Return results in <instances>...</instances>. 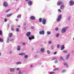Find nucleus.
Segmentation results:
<instances>
[{
	"mask_svg": "<svg viewBox=\"0 0 74 74\" xmlns=\"http://www.w3.org/2000/svg\"><path fill=\"white\" fill-rule=\"evenodd\" d=\"M68 29V27H66L63 28L61 30V33H66V30H67Z\"/></svg>",
	"mask_w": 74,
	"mask_h": 74,
	"instance_id": "1",
	"label": "nucleus"
},
{
	"mask_svg": "<svg viewBox=\"0 0 74 74\" xmlns=\"http://www.w3.org/2000/svg\"><path fill=\"white\" fill-rule=\"evenodd\" d=\"M62 19V15H60L58 16L57 19L56 21L57 22H59Z\"/></svg>",
	"mask_w": 74,
	"mask_h": 74,
	"instance_id": "2",
	"label": "nucleus"
},
{
	"mask_svg": "<svg viewBox=\"0 0 74 74\" xmlns=\"http://www.w3.org/2000/svg\"><path fill=\"white\" fill-rule=\"evenodd\" d=\"M69 4L71 6H73L74 5V1L73 0H71L69 2Z\"/></svg>",
	"mask_w": 74,
	"mask_h": 74,
	"instance_id": "3",
	"label": "nucleus"
},
{
	"mask_svg": "<svg viewBox=\"0 0 74 74\" xmlns=\"http://www.w3.org/2000/svg\"><path fill=\"white\" fill-rule=\"evenodd\" d=\"M3 5L5 7H8V3L6 1H4L3 3Z\"/></svg>",
	"mask_w": 74,
	"mask_h": 74,
	"instance_id": "4",
	"label": "nucleus"
},
{
	"mask_svg": "<svg viewBox=\"0 0 74 74\" xmlns=\"http://www.w3.org/2000/svg\"><path fill=\"white\" fill-rule=\"evenodd\" d=\"M47 23V20L46 19L43 18L42 20V23L43 25H45Z\"/></svg>",
	"mask_w": 74,
	"mask_h": 74,
	"instance_id": "5",
	"label": "nucleus"
},
{
	"mask_svg": "<svg viewBox=\"0 0 74 74\" xmlns=\"http://www.w3.org/2000/svg\"><path fill=\"white\" fill-rule=\"evenodd\" d=\"M29 40H33L34 39V36L31 35V37H29Z\"/></svg>",
	"mask_w": 74,
	"mask_h": 74,
	"instance_id": "6",
	"label": "nucleus"
},
{
	"mask_svg": "<svg viewBox=\"0 0 74 74\" xmlns=\"http://www.w3.org/2000/svg\"><path fill=\"white\" fill-rule=\"evenodd\" d=\"M28 5L31 6L32 5V2L31 1H29L28 2Z\"/></svg>",
	"mask_w": 74,
	"mask_h": 74,
	"instance_id": "7",
	"label": "nucleus"
},
{
	"mask_svg": "<svg viewBox=\"0 0 74 74\" xmlns=\"http://www.w3.org/2000/svg\"><path fill=\"white\" fill-rule=\"evenodd\" d=\"M39 33L40 34H42L43 35V34H44V33H45L44 32V31L42 30V31H40L39 32Z\"/></svg>",
	"mask_w": 74,
	"mask_h": 74,
	"instance_id": "8",
	"label": "nucleus"
},
{
	"mask_svg": "<svg viewBox=\"0 0 74 74\" xmlns=\"http://www.w3.org/2000/svg\"><path fill=\"white\" fill-rule=\"evenodd\" d=\"M17 50L18 51H19L21 50V47H20V46L18 45L17 47Z\"/></svg>",
	"mask_w": 74,
	"mask_h": 74,
	"instance_id": "9",
	"label": "nucleus"
},
{
	"mask_svg": "<svg viewBox=\"0 0 74 74\" xmlns=\"http://www.w3.org/2000/svg\"><path fill=\"white\" fill-rule=\"evenodd\" d=\"M31 33L30 32H28L26 34V35L27 37H29V36L30 35Z\"/></svg>",
	"mask_w": 74,
	"mask_h": 74,
	"instance_id": "10",
	"label": "nucleus"
},
{
	"mask_svg": "<svg viewBox=\"0 0 74 74\" xmlns=\"http://www.w3.org/2000/svg\"><path fill=\"white\" fill-rule=\"evenodd\" d=\"M30 19L31 20H34L35 19V17L34 16H31L30 17Z\"/></svg>",
	"mask_w": 74,
	"mask_h": 74,
	"instance_id": "11",
	"label": "nucleus"
},
{
	"mask_svg": "<svg viewBox=\"0 0 74 74\" xmlns=\"http://www.w3.org/2000/svg\"><path fill=\"white\" fill-rule=\"evenodd\" d=\"M62 4V2L60 1H58L57 3V5H60Z\"/></svg>",
	"mask_w": 74,
	"mask_h": 74,
	"instance_id": "12",
	"label": "nucleus"
},
{
	"mask_svg": "<svg viewBox=\"0 0 74 74\" xmlns=\"http://www.w3.org/2000/svg\"><path fill=\"white\" fill-rule=\"evenodd\" d=\"M12 36V33H9L8 34L9 38H11Z\"/></svg>",
	"mask_w": 74,
	"mask_h": 74,
	"instance_id": "13",
	"label": "nucleus"
},
{
	"mask_svg": "<svg viewBox=\"0 0 74 74\" xmlns=\"http://www.w3.org/2000/svg\"><path fill=\"white\" fill-rule=\"evenodd\" d=\"M70 53H69L66 56V59H68L69 58V57H70Z\"/></svg>",
	"mask_w": 74,
	"mask_h": 74,
	"instance_id": "14",
	"label": "nucleus"
},
{
	"mask_svg": "<svg viewBox=\"0 0 74 74\" xmlns=\"http://www.w3.org/2000/svg\"><path fill=\"white\" fill-rule=\"evenodd\" d=\"M64 5H61L60 7V9H61V10H63L64 8Z\"/></svg>",
	"mask_w": 74,
	"mask_h": 74,
	"instance_id": "15",
	"label": "nucleus"
},
{
	"mask_svg": "<svg viewBox=\"0 0 74 74\" xmlns=\"http://www.w3.org/2000/svg\"><path fill=\"white\" fill-rule=\"evenodd\" d=\"M64 66H66V67L68 68L69 67V66H68V65L67 64L66 62H64Z\"/></svg>",
	"mask_w": 74,
	"mask_h": 74,
	"instance_id": "16",
	"label": "nucleus"
},
{
	"mask_svg": "<svg viewBox=\"0 0 74 74\" xmlns=\"http://www.w3.org/2000/svg\"><path fill=\"white\" fill-rule=\"evenodd\" d=\"M15 69L14 68H10V72H13L14 71Z\"/></svg>",
	"mask_w": 74,
	"mask_h": 74,
	"instance_id": "17",
	"label": "nucleus"
},
{
	"mask_svg": "<svg viewBox=\"0 0 74 74\" xmlns=\"http://www.w3.org/2000/svg\"><path fill=\"white\" fill-rule=\"evenodd\" d=\"M61 50H63L64 49V45H62L61 46Z\"/></svg>",
	"mask_w": 74,
	"mask_h": 74,
	"instance_id": "18",
	"label": "nucleus"
},
{
	"mask_svg": "<svg viewBox=\"0 0 74 74\" xmlns=\"http://www.w3.org/2000/svg\"><path fill=\"white\" fill-rule=\"evenodd\" d=\"M45 51V49L44 48H42L41 49V51L42 52H44Z\"/></svg>",
	"mask_w": 74,
	"mask_h": 74,
	"instance_id": "19",
	"label": "nucleus"
},
{
	"mask_svg": "<svg viewBox=\"0 0 74 74\" xmlns=\"http://www.w3.org/2000/svg\"><path fill=\"white\" fill-rule=\"evenodd\" d=\"M9 40H10V38H7V40L6 41V43H8V42H9Z\"/></svg>",
	"mask_w": 74,
	"mask_h": 74,
	"instance_id": "20",
	"label": "nucleus"
},
{
	"mask_svg": "<svg viewBox=\"0 0 74 74\" xmlns=\"http://www.w3.org/2000/svg\"><path fill=\"white\" fill-rule=\"evenodd\" d=\"M59 69L58 68H56L55 69H54L53 71H55V70H59Z\"/></svg>",
	"mask_w": 74,
	"mask_h": 74,
	"instance_id": "21",
	"label": "nucleus"
},
{
	"mask_svg": "<svg viewBox=\"0 0 74 74\" xmlns=\"http://www.w3.org/2000/svg\"><path fill=\"white\" fill-rule=\"evenodd\" d=\"M24 57L25 59H27L28 58V56L27 55H25Z\"/></svg>",
	"mask_w": 74,
	"mask_h": 74,
	"instance_id": "22",
	"label": "nucleus"
},
{
	"mask_svg": "<svg viewBox=\"0 0 74 74\" xmlns=\"http://www.w3.org/2000/svg\"><path fill=\"white\" fill-rule=\"evenodd\" d=\"M52 42L51 40H49L48 42V44H52Z\"/></svg>",
	"mask_w": 74,
	"mask_h": 74,
	"instance_id": "23",
	"label": "nucleus"
},
{
	"mask_svg": "<svg viewBox=\"0 0 74 74\" xmlns=\"http://www.w3.org/2000/svg\"><path fill=\"white\" fill-rule=\"evenodd\" d=\"M47 34H48L49 35L51 34V32H50L49 31H47Z\"/></svg>",
	"mask_w": 74,
	"mask_h": 74,
	"instance_id": "24",
	"label": "nucleus"
},
{
	"mask_svg": "<svg viewBox=\"0 0 74 74\" xmlns=\"http://www.w3.org/2000/svg\"><path fill=\"white\" fill-rule=\"evenodd\" d=\"M18 74H23V72H21V70H20L18 72Z\"/></svg>",
	"mask_w": 74,
	"mask_h": 74,
	"instance_id": "25",
	"label": "nucleus"
},
{
	"mask_svg": "<svg viewBox=\"0 0 74 74\" xmlns=\"http://www.w3.org/2000/svg\"><path fill=\"white\" fill-rule=\"evenodd\" d=\"M12 15V14H9L7 15V17H9V16H11Z\"/></svg>",
	"mask_w": 74,
	"mask_h": 74,
	"instance_id": "26",
	"label": "nucleus"
},
{
	"mask_svg": "<svg viewBox=\"0 0 74 74\" xmlns=\"http://www.w3.org/2000/svg\"><path fill=\"white\" fill-rule=\"evenodd\" d=\"M39 21L40 22H42V18H39Z\"/></svg>",
	"mask_w": 74,
	"mask_h": 74,
	"instance_id": "27",
	"label": "nucleus"
},
{
	"mask_svg": "<svg viewBox=\"0 0 74 74\" xmlns=\"http://www.w3.org/2000/svg\"><path fill=\"white\" fill-rule=\"evenodd\" d=\"M0 42H3V39L2 38H0Z\"/></svg>",
	"mask_w": 74,
	"mask_h": 74,
	"instance_id": "28",
	"label": "nucleus"
},
{
	"mask_svg": "<svg viewBox=\"0 0 74 74\" xmlns=\"http://www.w3.org/2000/svg\"><path fill=\"white\" fill-rule=\"evenodd\" d=\"M16 64H21V62H16Z\"/></svg>",
	"mask_w": 74,
	"mask_h": 74,
	"instance_id": "29",
	"label": "nucleus"
},
{
	"mask_svg": "<svg viewBox=\"0 0 74 74\" xmlns=\"http://www.w3.org/2000/svg\"><path fill=\"white\" fill-rule=\"evenodd\" d=\"M55 30H56V31H58V30H59V28H58V27L56 28L55 29Z\"/></svg>",
	"mask_w": 74,
	"mask_h": 74,
	"instance_id": "30",
	"label": "nucleus"
},
{
	"mask_svg": "<svg viewBox=\"0 0 74 74\" xmlns=\"http://www.w3.org/2000/svg\"><path fill=\"white\" fill-rule=\"evenodd\" d=\"M47 52L48 54H50V51L49 50H47Z\"/></svg>",
	"mask_w": 74,
	"mask_h": 74,
	"instance_id": "31",
	"label": "nucleus"
},
{
	"mask_svg": "<svg viewBox=\"0 0 74 74\" xmlns=\"http://www.w3.org/2000/svg\"><path fill=\"white\" fill-rule=\"evenodd\" d=\"M54 73H55V72H54L52 71L50 72V73H49V74H54Z\"/></svg>",
	"mask_w": 74,
	"mask_h": 74,
	"instance_id": "32",
	"label": "nucleus"
},
{
	"mask_svg": "<svg viewBox=\"0 0 74 74\" xmlns=\"http://www.w3.org/2000/svg\"><path fill=\"white\" fill-rule=\"evenodd\" d=\"M21 15H18L17 16V18H21Z\"/></svg>",
	"mask_w": 74,
	"mask_h": 74,
	"instance_id": "33",
	"label": "nucleus"
},
{
	"mask_svg": "<svg viewBox=\"0 0 74 74\" xmlns=\"http://www.w3.org/2000/svg\"><path fill=\"white\" fill-rule=\"evenodd\" d=\"M63 52L64 53H67V51L66 50H64Z\"/></svg>",
	"mask_w": 74,
	"mask_h": 74,
	"instance_id": "34",
	"label": "nucleus"
},
{
	"mask_svg": "<svg viewBox=\"0 0 74 74\" xmlns=\"http://www.w3.org/2000/svg\"><path fill=\"white\" fill-rule=\"evenodd\" d=\"M58 12H60V13H61V12H62V11H61V10L60 9H58Z\"/></svg>",
	"mask_w": 74,
	"mask_h": 74,
	"instance_id": "35",
	"label": "nucleus"
},
{
	"mask_svg": "<svg viewBox=\"0 0 74 74\" xmlns=\"http://www.w3.org/2000/svg\"><path fill=\"white\" fill-rule=\"evenodd\" d=\"M11 10V9H9L7 10H6V12H9V11H10Z\"/></svg>",
	"mask_w": 74,
	"mask_h": 74,
	"instance_id": "36",
	"label": "nucleus"
},
{
	"mask_svg": "<svg viewBox=\"0 0 74 74\" xmlns=\"http://www.w3.org/2000/svg\"><path fill=\"white\" fill-rule=\"evenodd\" d=\"M60 45L59 44H58L57 45V47L58 48H59Z\"/></svg>",
	"mask_w": 74,
	"mask_h": 74,
	"instance_id": "37",
	"label": "nucleus"
},
{
	"mask_svg": "<svg viewBox=\"0 0 74 74\" xmlns=\"http://www.w3.org/2000/svg\"><path fill=\"white\" fill-rule=\"evenodd\" d=\"M56 59H57V58H52V60H56Z\"/></svg>",
	"mask_w": 74,
	"mask_h": 74,
	"instance_id": "38",
	"label": "nucleus"
},
{
	"mask_svg": "<svg viewBox=\"0 0 74 74\" xmlns=\"http://www.w3.org/2000/svg\"><path fill=\"white\" fill-rule=\"evenodd\" d=\"M59 36V34H56V37H58Z\"/></svg>",
	"mask_w": 74,
	"mask_h": 74,
	"instance_id": "39",
	"label": "nucleus"
},
{
	"mask_svg": "<svg viewBox=\"0 0 74 74\" xmlns=\"http://www.w3.org/2000/svg\"><path fill=\"white\" fill-rule=\"evenodd\" d=\"M16 32H19V29H18V28H16Z\"/></svg>",
	"mask_w": 74,
	"mask_h": 74,
	"instance_id": "40",
	"label": "nucleus"
},
{
	"mask_svg": "<svg viewBox=\"0 0 74 74\" xmlns=\"http://www.w3.org/2000/svg\"><path fill=\"white\" fill-rule=\"evenodd\" d=\"M55 63H58V60H56L55 62H54Z\"/></svg>",
	"mask_w": 74,
	"mask_h": 74,
	"instance_id": "41",
	"label": "nucleus"
},
{
	"mask_svg": "<svg viewBox=\"0 0 74 74\" xmlns=\"http://www.w3.org/2000/svg\"><path fill=\"white\" fill-rule=\"evenodd\" d=\"M11 30L12 31H14V29L13 28V27L11 28Z\"/></svg>",
	"mask_w": 74,
	"mask_h": 74,
	"instance_id": "42",
	"label": "nucleus"
},
{
	"mask_svg": "<svg viewBox=\"0 0 74 74\" xmlns=\"http://www.w3.org/2000/svg\"><path fill=\"white\" fill-rule=\"evenodd\" d=\"M4 21L5 22H6L7 21V18H5L4 19Z\"/></svg>",
	"mask_w": 74,
	"mask_h": 74,
	"instance_id": "43",
	"label": "nucleus"
},
{
	"mask_svg": "<svg viewBox=\"0 0 74 74\" xmlns=\"http://www.w3.org/2000/svg\"><path fill=\"white\" fill-rule=\"evenodd\" d=\"M0 35H2V32L1 30H0Z\"/></svg>",
	"mask_w": 74,
	"mask_h": 74,
	"instance_id": "44",
	"label": "nucleus"
},
{
	"mask_svg": "<svg viewBox=\"0 0 74 74\" xmlns=\"http://www.w3.org/2000/svg\"><path fill=\"white\" fill-rule=\"evenodd\" d=\"M63 57H61L60 58V60H63Z\"/></svg>",
	"mask_w": 74,
	"mask_h": 74,
	"instance_id": "45",
	"label": "nucleus"
},
{
	"mask_svg": "<svg viewBox=\"0 0 74 74\" xmlns=\"http://www.w3.org/2000/svg\"><path fill=\"white\" fill-rule=\"evenodd\" d=\"M65 71H66V70H63L62 71V73H64V72H65Z\"/></svg>",
	"mask_w": 74,
	"mask_h": 74,
	"instance_id": "46",
	"label": "nucleus"
},
{
	"mask_svg": "<svg viewBox=\"0 0 74 74\" xmlns=\"http://www.w3.org/2000/svg\"><path fill=\"white\" fill-rule=\"evenodd\" d=\"M22 56L23 55H26V54H25V53H22Z\"/></svg>",
	"mask_w": 74,
	"mask_h": 74,
	"instance_id": "47",
	"label": "nucleus"
},
{
	"mask_svg": "<svg viewBox=\"0 0 74 74\" xmlns=\"http://www.w3.org/2000/svg\"><path fill=\"white\" fill-rule=\"evenodd\" d=\"M70 17H69L68 18V21H69V20H70Z\"/></svg>",
	"mask_w": 74,
	"mask_h": 74,
	"instance_id": "48",
	"label": "nucleus"
},
{
	"mask_svg": "<svg viewBox=\"0 0 74 74\" xmlns=\"http://www.w3.org/2000/svg\"><path fill=\"white\" fill-rule=\"evenodd\" d=\"M25 44H25V42L23 43V45H25Z\"/></svg>",
	"mask_w": 74,
	"mask_h": 74,
	"instance_id": "49",
	"label": "nucleus"
},
{
	"mask_svg": "<svg viewBox=\"0 0 74 74\" xmlns=\"http://www.w3.org/2000/svg\"><path fill=\"white\" fill-rule=\"evenodd\" d=\"M31 29H34V27H31Z\"/></svg>",
	"mask_w": 74,
	"mask_h": 74,
	"instance_id": "50",
	"label": "nucleus"
},
{
	"mask_svg": "<svg viewBox=\"0 0 74 74\" xmlns=\"http://www.w3.org/2000/svg\"><path fill=\"white\" fill-rule=\"evenodd\" d=\"M56 53H57V52H55L54 53V55H56Z\"/></svg>",
	"mask_w": 74,
	"mask_h": 74,
	"instance_id": "51",
	"label": "nucleus"
},
{
	"mask_svg": "<svg viewBox=\"0 0 74 74\" xmlns=\"http://www.w3.org/2000/svg\"><path fill=\"white\" fill-rule=\"evenodd\" d=\"M9 53H10V54H11L12 53V51H10L9 52Z\"/></svg>",
	"mask_w": 74,
	"mask_h": 74,
	"instance_id": "52",
	"label": "nucleus"
},
{
	"mask_svg": "<svg viewBox=\"0 0 74 74\" xmlns=\"http://www.w3.org/2000/svg\"><path fill=\"white\" fill-rule=\"evenodd\" d=\"M17 70H20V68H18L16 69Z\"/></svg>",
	"mask_w": 74,
	"mask_h": 74,
	"instance_id": "53",
	"label": "nucleus"
},
{
	"mask_svg": "<svg viewBox=\"0 0 74 74\" xmlns=\"http://www.w3.org/2000/svg\"><path fill=\"white\" fill-rule=\"evenodd\" d=\"M19 55H21V56H22V53H19Z\"/></svg>",
	"mask_w": 74,
	"mask_h": 74,
	"instance_id": "54",
	"label": "nucleus"
},
{
	"mask_svg": "<svg viewBox=\"0 0 74 74\" xmlns=\"http://www.w3.org/2000/svg\"><path fill=\"white\" fill-rule=\"evenodd\" d=\"M18 19H16V22L18 21Z\"/></svg>",
	"mask_w": 74,
	"mask_h": 74,
	"instance_id": "55",
	"label": "nucleus"
},
{
	"mask_svg": "<svg viewBox=\"0 0 74 74\" xmlns=\"http://www.w3.org/2000/svg\"><path fill=\"white\" fill-rule=\"evenodd\" d=\"M14 26V25H12L11 28L13 27Z\"/></svg>",
	"mask_w": 74,
	"mask_h": 74,
	"instance_id": "56",
	"label": "nucleus"
},
{
	"mask_svg": "<svg viewBox=\"0 0 74 74\" xmlns=\"http://www.w3.org/2000/svg\"><path fill=\"white\" fill-rule=\"evenodd\" d=\"M51 48H54V46H52L51 47Z\"/></svg>",
	"mask_w": 74,
	"mask_h": 74,
	"instance_id": "57",
	"label": "nucleus"
},
{
	"mask_svg": "<svg viewBox=\"0 0 74 74\" xmlns=\"http://www.w3.org/2000/svg\"><path fill=\"white\" fill-rule=\"evenodd\" d=\"M34 57H37V55H35V56H34Z\"/></svg>",
	"mask_w": 74,
	"mask_h": 74,
	"instance_id": "58",
	"label": "nucleus"
},
{
	"mask_svg": "<svg viewBox=\"0 0 74 74\" xmlns=\"http://www.w3.org/2000/svg\"><path fill=\"white\" fill-rule=\"evenodd\" d=\"M1 56V53L0 52V56Z\"/></svg>",
	"mask_w": 74,
	"mask_h": 74,
	"instance_id": "59",
	"label": "nucleus"
},
{
	"mask_svg": "<svg viewBox=\"0 0 74 74\" xmlns=\"http://www.w3.org/2000/svg\"><path fill=\"white\" fill-rule=\"evenodd\" d=\"M8 27H9V26H10V25H8Z\"/></svg>",
	"mask_w": 74,
	"mask_h": 74,
	"instance_id": "60",
	"label": "nucleus"
},
{
	"mask_svg": "<svg viewBox=\"0 0 74 74\" xmlns=\"http://www.w3.org/2000/svg\"><path fill=\"white\" fill-rule=\"evenodd\" d=\"M18 27H20V26L18 25Z\"/></svg>",
	"mask_w": 74,
	"mask_h": 74,
	"instance_id": "61",
	"label": "nucleus"
},
{
	"mask_svg": "<svg viewBox=\"0 0 74 74\" xmlns=\"http://www.w3.org/2000/svg\"><path fill=\"white\" fill-rule=\"evenodd\" d=\"M32 66H33V65H31V67H32Z\"/></svg>",
	"mask_w": 74,
	"mask_h": 74,
	"instance_id": "62",
	"label": "nucleus"
},
{
	"mask_svg": "<svg viewBox=\"0 0 74 74\" xmlns=\"http://www.w3.org/2000/svg\"><path fill=\"white\" fill-rule=\"evenodd\" d=\"M12 41V39L10 40V41Z\"/></svg>",
	"mask_w": 74,
	"mask_h": 74,
	"instance_id": "63",
	"label": "nucleus"
},
{
	"mask_svg": "<svg viewBox=\"0 0 74 74\" xmlns=\"http://www.w3.org/2000/svg\"><path fill=\"white\" fill-rule=\"evenodd\" d=\"M28 0H25V1H28Z\"/></svg>",
	"mask_w": 74,
	"mask_h": 74,
	"instance_id": "64",
	"label": "nucleus"
}]
</instances>
